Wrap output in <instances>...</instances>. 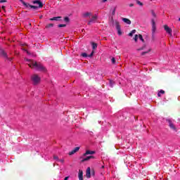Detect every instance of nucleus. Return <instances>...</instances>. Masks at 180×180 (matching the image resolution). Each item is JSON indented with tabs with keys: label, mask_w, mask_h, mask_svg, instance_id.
Masks as SVG:
<instances>
[{
	"label": "nucleus",
	"mask_w": 180,
	"mask_h": 180,
	"mask_svg": "<svg viewBox=\"0 0 180 180\" xmlns=\"http://www.w3.org/2000/svg\"><path fill=\"white\" fill-rule=\"evenodd\" d=\"M58 161H59V162H61L62 164H64V159H60V160H58Z\"/></svg>",
	"instance_id": "nucleus-37"
},
{
	"label": "nucleus",
	"mask_w": 180,
	"mask_h": 180,
	"mask_svg": "<svg viewBox=\"0 0 180 180\" xmlns=\"http://www.w3.org/2000/svg\"><path fill=\"white\" fill-rule=\"evenodd\" d=\"M33 4H37L39 8H43V3L40 0H35L33 1Z\"/></svg>",
	"instance_id": "nucleus-10"
},
{
	"label": "nucleus",
	"mask_w": 180,
	"mask_h": 180,
	"mask_svg": "<svg viewBox=\"0 0 180 180\" xmlns=\"http://www.w3.org/2000/svg\"><path fill=\"white\" fill-rule=\"evenodd\" d=\"M166 122L169 123V127H170V129H172V130H176V127H175V125L174 124V123H172V120L167 119Z\"/></svg>",
	"instance_id": "nucleus-4"
},
{
	"label": "nucleus",
	"mask_w": 180,
	"mask_h": 180,
	"mask_svg": "<svg viewBox=\"0 0 180 180\" xmlns=\"http://www.w3.org/2000/svg\"><path fill=\"white\" fill-rule=\"evenodd\" d=\"M137 50H138V51H141V50H144V47H141V48H140V49H138Z\"/></svg>",
	"instance_id": "nucleus-40"
},
{
	"label": "nucleus",
	"mask_w": 180,
	"mask_h": 180,
	"mask_svg": "<svg viewBox=\"0 0 180 180\" xmlns=\"http://www.w3.org/2000/svg\"><path fill=\"white\" fill-rule=\"evenodd\" d=\"M112 64H116V59L115 58H111Z\"/></svg>",
	"instance_id": "nucleus-28"
},
{
	"label": "nucleus",
	"mask_w": 180,
	"mask_h": 180,
	"mask_svg": "<svg viewBox=\"0 0 180 180\" xmlns=\"http://www.w3.org/2000/svg\"><path fill=\"white\" fill-rule=\"evenodd\" d=\"M26 6H30V8H32V9H39V6H32L30 4H27Z\"/></svg>",
	"instance_id": "nucleus-17"
},
{
	"label": "nucleus",
	"mask_w": 180,
	"mask_h": 180,
	"mask_svg": "<svg viewBox=\"0 0 180 180\" xmlns=\"http://www.w3.org/2000/svg\"><path fill=\"white\" fill-rule=\"evenodd\" d=\"M82 57H88V54H86V53H82Z\"/></svg>",
	"instance_id": "nucleus-35"
},
{
	"label": "nucleus",
	"mask_w": 180,
	"mask_h": 180,
	"mask_svg": "<svg viewBox=\"0 0 180 180\" xmlns=\"http://www.w3.org/2000/svg\"><path fill=\"white\" fill-rule=\"evenodd\" d=\"M1 8L3 9V11H5V6H2Z\"/></svg>",
	"instance_id": "nucleus-43"
},
{
	"label": "nucleus",
	"mask_w": 180,
	"mask_h": 180,
	"mask_svg": "<svg viewBox=\"0 0 180 180\" xmlns=\"http://www.w3.org/2000/svg\"><path fill=\"white\" fill-rule=\"evenodd\" d=\"M158 96H161V93H160V91L158 94Z\"/></svg>",
	"instance_id": "nucleus-45"
},
{
	"label": "nucleus",
	"mask_w": 180,
	"mask_h": 180,
	"mask_svg": "<svg viewBox=\"0 0 180 180\" xmlns=\"http://www.w3.org/2000/svg\"><path fill=\"white\" fill-rule=\"evenodd\" d=\"M79 180H84V172L82 170H79V174H78Z\"/></svg>",
	"instance_id": "nucleus-8"
},
{
	"label": "nucleus",
	"mask_w": 180,
	"mask_h": 180,
	"mask_svg": "<svg viewBox=\"0 0 180 180\" xmlns=\"http://www.w3.org/2000/svg\"><path fill=\"white\" fill-rule=\"evenodd\" d=\"M20 2H22V4L25 6H27V4H26V2L23 1V0H20Z\"/></svg>",
	"instance_id": "nucleus-34"
},
{
	"label": "nucleus",
	"mask_w": 180,
	"mask_h": 180,
	"mask_svg": "<svg viewBox=\"0 0 180 180\" xmlns=\"http://www.w3.org/2000/svg\"><path fill=\"white\" fill-rule=\"evenodd\" d=\"M67 26V25L65 24H60L58 25V27H65Z\"/></svg>",
	"instance_id": "nucleus-27"
},
{
	"label": "nucleus",
	"mask_w": 180,
	"mask_h": 180,
	"mask_svg": "<svg viewBox=\"0 0 180 180\" xmlns=\"http://www.w3.org/2000/svg\"><path fill=\"white\" fill-rule=\"evenodd\" d=\"M108 0H102V2H106Z\"/></svg>",
	"instance_id": "nucleus-48"
},
{
	"label": "nucleus",
	"mask_w": 180,
	"mask_h": 180,
	"mask_svg": "<svg viewBox=\"0 0 180 180\" xmlns=\"http://www.w3.org/2000/svg\"><path fill=\"white\" fill-rule=\"evenodd\" d=\"M4 2H7L6 0H0V4H4Z\"/></svg>",
	"instance_id": "nucleus-38"
},
{
	"label": "nucleus",
	"mask_w": 180,
	"mask_h": 180,
	"mask_svg": "<svg viewBox=\"0 0 180 180\" xmlns=\"http://www.w3.org/2000/svg\"><path fill=\"white\" fill-rule=\"evenodd\" d=\"M64 21L66 22V23H68V22H70V18H68V17H65V18H64Z\"/></svg>",
	"instance_id": "nucleus-24"
},
{
	"label": "nucleus",
	"mask_w": 180,
	"mask_h": 180,
	"mask_svg": "<svg viewBox=\"0 0 180 180\" xmlns=\"http://www.w3.org/2000/svg\"><path fill=\"white\" fill-rule=\"evenodd\" d=\"M96 19H98V15H96V14H95L94 15H93L90 20V22H95V20H96Z\"/></svg>",
	"instance_id": "nucleus-14"
},
{
	"label": "nucleus",
	"mask_w": 180,
	"mask_h": 180,
	"mask_svg": "<svg viewBox=\"0 0 180 180\" xmlns=\"http://www.w3.org/2000/svg\"><path fill=\"white\" fill-rule=\"evenodd\" d=\"M179 22H180V18H179Z\"/></svg>",
	"instance_id": "nucleus-51"
},
{
	"label": "nucleus",
	"mask_w": 180,
	"mask_h": 180,
	"mask_svg": "<svg viewBox=\"0 0 180 180\" xmlns=\"http://www.w3.org/2000/svg\"><path fill=\"white\" fill-rule=\"evenodd\" d=\"M114 85H115V82H113V80H110V86H111V88H113Z\"/></svg>",
	"instance_id": "nucleus-19"
},
{
	"label": "nucleus",
	"mask_w": 180,
	"mask_h": 180,
	"mask_svg": "<svg viewBox=\"0 0 180 180\" xmlns=\"http://www.w3.org/2000/svg\"><path fill=\"white\" fill-rule=\"evenodd\" d=\"M86 178H91V167H87L86 171Z\"/></svg>",
	"instance_id": "nucleus-9"
},
{
	"label": "nucleus",
	"mask_w": 180,
	"mask_h": 180,
	"mask_svg": "<svg viewBox=\"0 0 180 180\" xmlns=\"http://www.w3.org/2000/svg\"><path fill=\"white\" fill-rule=\"evenodd\" d=\"M159 92L160 94H165V91L164 90H160Z\"/></svg>",
	"instance_id": "nucleus-39"
},
{
	"label": "nucleus",
	"mask_w": 180,
	"mask_h": 180,
	"mask_svg": "<svg viewBox=\"0 0 180 180\" xmlns=\"http://www.w3.org/2000/svg\"><path fill=\"white\" fill-rule=\"evenodd\" d=\"M91 158H95V157L91 155V156H87L86 158H84L82 160V162H85V161H89V160H91Z\"/></svg>",
	"instance_id": "nucleus-12"
},
{
	"label": "nucleus",
	"mask_w": 180,
	"mask_h": 180,
	"mask_svg": "<svg viewBox=\"0 0 180 180\" xmlns=\"http://www.w3.org/2000/svg\"><path fill=\"white\" fill-rule=\"evenodd\" d=\"M61 19V16H58V17H53L52 18H50L49 20H60Z\"/></svg>",
	"instance_id": "nucleus-15"
},
{
	"label": "nucleus",
	"mask_w": 180,
	"mask_h": 180,
	"mask_svg": "<svg viewBox=\"0 0 180 180\" xmlns=\"http://www.w3.org/2000/svg\"><path fill=\"white\" fill-rule=\"evenodd\" d=\"M164 29H165L166 33H168V34H169V36H172V29H171L170 27H169V26L167 25H164Z\"/></svg>",
	"instance_id": "nucleus-3"
},
{
	"label": "nucleus",
	"mask_w": 180,
	"mask_h": 180,
	"mask_svg": "<svg viewBox=\"0 0 180 180\" xmlns=\"http://www.w3.org/2000/svg\"><path fill=\"white\" fill-rule=\"evenodd\" d=\"M152 41H155V33H152Z\"/></svg>",
	"instance_id": "nucleus-22"
},
{
	"label": "nucleus",
	"mask_w": 180,
	"mask_h": 180,
	"mask_svg": "<svg viewBox=\"0 0 180 180\" xmlns=\"http://www.w3.org/2000/svg\"><path fill=\"white\" fill-rule=\"evenodd\" d=\"M155 30H157V27H155V21L152 20V33H155Z\"/></svg>",
	"instance_id": "nucleus-6"
},
{
	"label": "nucleus",
	"mask_w": 180,
	"mask_h": 180,
	"mask_svg": "<svg viewBox=\"0 0 180 180\" xmlns=\"http://www.w3.org/2000/svg\"><path fill=\"white\" fill-rule=\"evenodd\" d=\"M139 38L140 39V40H141V41H143V43H144V39L143 38V35L139 34Z\"/></svg>",
	"instance_id": "nucleus-25"
},
{
	"label": "nucleus",
	"mask_w": 180,
	"mask_h": 180,
	"mask_svg": "<svg viewBox=\"0 0 180 180\" xmlns=\"http://www.w3.org/2000/svg\"><path fill=\"white\" fill-rule=\"evenodd\" d=\"M151 51V49H149L148 51H144L141 53V56H146V54L150 53Z\"/></svg>",
	"instance_id": "nucleus-21"
},
{
	"label": "nucleus",
	"mask_w": 180,
	"mask_h": 180,
	"mask_svg": "<svg viewBox=\"0 0 180 180\" xmlns=\"http://www.w3.org/2000/svg\"><path fill=\"white\" fill-rule=\"evenodd\" d=\"M75 151L72 150V151L69 152V155H73V154H75Z\"/></svg>",
	"instance_id": "nucleus-30"
},
{
	"label": "nucleus",
	"mask_w": 180,
	"mask_h": 180,
	"mask_svg": "<svg viewBox=\"0 0 180 180\" xmlns=\"http://www.w3.org/2000/svg\"><path fill=\"white\" fill-rule=\"evenodd\" d=\"M68 178H70V176H66L65 177L64 180H68Z\"/></svg>",
	"instance_id": "nucleus-44"
},
{
	"label": "nucleus",
	"mask_w": 180,
	"mask_h": 180,
	"mask_svg": "<svg viewBox=\"0 0 180 180\" xmlns=\"http://www.w3.org/2000/svg\"><path fill=\"white\" fill-rule=\"evenodd\" d=\"M53 26H54V24L51 23V24L46 25L45 27L46 29H50V27H53Z\"/></svg>",
	"instance_id": "nucleus-18"
},
{
	"label": "nucleus",
	"mask_w": 180,
	"mask_h": 180,
	"mask_svg": "<svg viewBox=\"0 0 180 180\" xmlns=\"http://www.w3.org/2000/svg\"><path fill=\"white\" fill-rule=\"evenodd\" d=\"M94 53H95V51H92L91 53V54L89 55V56H87V57H89V58L92 57V56H94Z\"/></svg>",
	"instance_id": "nucleus-33"
},
{
	"label": "nucleus",
	"mask_w": 180,
	"mask_h": 180,
	"mask_svg": "<svg viewBox=\"0 0 180 180\" xmlns=\"http://www.w3.org/2000/svg\"><path fill=\"white\" fill-rule=\"evenodd\" d=\"M95 151H94V150H86V153H84V157H85V155H89V154L91 155H94V154H95Z\"/></svg>",
	"instance_id": "nucleus-11"
},
{
	"label": "nucleus",
	"mask_w": 180,
	"mask_h": 180,
	"mask_svg": "<svg viewBox=\"0 0 180 180\" xmlns=\"http://www.w3.org/2000/svg\"><path fill=\"white\" fill-rule=\"evenodd\" d=\"M25 51L27 52V54H30V53H29V51H27V50H25Z\"/></svg>",
	"instance_id": "nucleus-47"
},
{
	"label": "nucleus",
	"mask_w": 180,
	"mask_h": 180,
	"mask_svg": "<svg viewBox=\"0 0 180 180\" xmlns=\"http://www.w3.org/2000/svg\"><path fill=\"white\" fill-rule=\"evenodd\" d=\"M91 13L86 12L84 14V18H88V16H90Z\"/></svg>",
	"instance_id": "nucleus-23"
},
{
	"label": "nucleus",
	"mask_w": 180,
	"mask_h": 180,
	"mask_svg": "<svg viewBox=\"0 0 180 180\" xmlns=\"http://www.w3.org/2000/svg\"><path fill=\"white\" fill-rule=\"evenodd\" d=\"M91 45L93 50H95L98 48V44L96 43L92 42Z\"/></svg>",
	"instance_id": "nucleus-16"
},
{
	"label": "nucleus",
	"mask_w": 180,
	"mask_h": 180,
	"mask_svg": "<svg viewBox=\"0 0 180 180\" xmlns=\"http://www.w3.org/2000/svg\"><path fill=\"white\" fill-rule=\"evenodd\" d=\"M115 27L117 29L119 36H122V30L120 29V24L119 23V22H115Z\"/></svg>",
	"instance_id": "nucleus-5"
},
{
	"label": "nucleus",
	"mask_w": 180,
	"mask_h": 180,
	"mask_svg": "<svg viewBox=\"0 0 180 180\" xmlns=\"http://www.w3.org/2000/svg\"><path fill=\"white\" fill-rule=\"evenodd\" d=\"M31 79L34 82V85H37V84H39V82H40V77H39V75H34L31 77Z\"/></svg>",
	"instance_id": "nucleus-2"
},
{
	"label": "nucleus",
	"mask_w": 180,
	"mask_h": 180,
	"mask_svg": "<svg viewBox=\"0 0 180 180\" xmlns=\"http://www.w3.org/2000/svg\"><path fill=\"white\" fill-rule=\"evenodd\" d=\"M122 20L124 22V23H127V25H131V21L128 18H122Z\"/></svg>",
	"instance_id": "nucleus-13"
},
{
	"label": "nucleus",
	"mask_w": 180,
	"mask_h": 180,
	"mask_svg": "<svg viewBox=\"0 0 180 180\" xmlns=\"http://www.w3.org/2000/svg\"><path fill=\"white\" fill-rule=\"evenodd\" d=\"M134 33H136V30H133L129 34V36H130L131 37L133 36V34H134Z\"/></svg>",
	"instance_id": "nucleus-20"
},
{
	"label": "nucleus",
	"mask_w": 180,
	"mask_h": 180,
	"mask_svg": "<svg viewBox=\"0 0 180 180\" xmlns=\"http://www.w3.org/2000/svg\"><path fill=\"white\" fill-rule=\"evenodd\" d=\"M10 61H12V58H9Z\"/></svg>",
	"instance_id": "nucleus-50"
},
{
	"label": "nucleus",
	"mask_w": 180,
	"mask_h": 180,
	"mask_svg": "<svg viewBox=\"0 0 180 180\" xmlns=\"http://www.w3.org/2000/svg\"><path fill=\"white\" fill-rule=\"evenodd\" d=\"M0 54L2 57H4V58H8V54L6 53L5 51L2 49H0Z\"/></svg>",
	"instance_id": "nucleus-7"
},
{
	"label": "nucleus",
	"mask_w": 180,
	"mask_h": 180,
	"mask_svg": "<svg viewBox=\"0 0 180 180\" xmlns=\"http://www.w3.org/2000/svg\"><path fill=\"white\" fill-rule=\"evenodd\" d=\"M152 15H153V16H154V18H155L156 15L154 11H152Z\"/></svg>",
	"instance_id": "nucleus-41"
},
{
	"label": "nucleus",
	"mask_w": 180,
	"mask_h": 180,
	"mask_svg": "<svg viewBox=\"0 0 180 180\" xmlns=\"http://www.w3.org/2000/svg\"><path fill=\"white\" fill-rule=\"evenodd\" d=\"M73 150L77 153V151H79V147H76Z\"/></svg>",
	"instance_id": "nucleus-36"
},
{
	"label": "nucleus",
	"mask_w": 180,
	"mask_h": 180,
	"mask_svg": "<svg viewBox=\"0 0 180 180\" xmlns=\"http://www.w3.org/2000/svg\"><path fill=\"white\" fill-rule=\"evenodd\" d=\"M91 23H92V22H91V20H89L88 22V25H91Z\"/></svg>",
	"instance_id": "nucleus-46"
},
{
	"label": "nucleus",
	"mask_w": 180,
	"mask_h": 180,
	"mask_svg": "<svg viewBox=\"0 0 180 180\" xmlns=\"http://www.w3.org/2000/svg\"><path fill=\"white\" fill-rule=\"evenodd\" d=\"M138 39H139V35L136 34L135 37H134V40L135 41H137Z\"/></svg>",
	"instance_id": "nucleus-31"
},
{
	"label": "nucleus",
	"mask_w": 180,
	"mask_h": 180,
	"mask_svg": "<svg viewBox=\"0 0 180 180\" xmlns=\"http://www.w3.org/2000/svg\"><path fill=\"white\" fill-rule=\"evenodd\" d=\"M129 6H130V8H132V6H134V4H130Z\"/></svg>",
	"instance_id": "nucleus-42"
},
{
	"label": "nucleus",
	"mask_w": 180,
	"mask_h": 180,
	"mask_svg": "<svg viewBox=\"0 0 180 180\" xmlns=\"http://www.w3.org/2000/svg\"><path fill=\"white\" fill-rule=\"evenodd\" d=\"M101 168H103H103H105V166H103H103H101Z\"/></svg>",
	"instance_id": "nucleus-49"
},
{
	"label": "nucleus",
	"mask_w": 180,
	"mask_h": 180,
	"mask_svg": "<svg viewBox=\"0 0 180 180\" xmlns=\"http://www.w3.org/2000/svg\"><path fill=\"white\" fill-rule=\"evenodd\" d=\"M112 15V16H115V15H116V8H114Z\"/></svg>",
	"instance_id": "nucleus-29"
},
{
	"label": "nucleus",
	"mask_w": 180,
	"mask_h": 180,
	"mask_svg": "<svg viewBox=\"0 0 180 180\" xmlns=\"http://www.w3.org/2000/svg\"><path fill=\"white\" fill-rule=\"evenodd\" d=\"M26 61H29L28 65L30 68H36L37 71H41V72H46V68L41 65L40 63H37L33 60L25 59Z\"/></svg>",
	"instance_id": "nucleus-1"
},
{
	"label": "nucleus",
	"mask_w": 180,
	"mask_h": 180,
	"mask_svg": "<svg viewBox=\"0 0 180 180\" xmlns=\"http://www.w3.org/2000/svg\"><path fill=\"white\" fill-rule=\"evenodd\" d=\"M137 5H139L140 6H143V3L139 0H136Z\"/></svg>",
	"instance_id": "nucleus-26"
},
{
	"label": "nucleus",
	"mask_w": 180,
	"mask_h": 180,
	"mask_svg": "<svg viewBox=\"0 0 180 180\" xmlns=\"http://www.w3.org/2000/svg\"><path fill=\"white\" fill-rule=\"evenodd\" d=\"M0 11H1V8H0Z\"/></svg>",
	"instance_id": "nucleus-52"
},
{
	"label": "nucleus",
	"mask_w": 180,
	"mask_h": 180,
	"mask_svg": "<svg viewBox=\"0 0 180 180\" xmlns=\"http://www.w3.org/2000/svg\"><path fill=\"white\" fill-rule=\"evenodd\" d=\"M53 160H56V161H60V159H58V156L57 155L53 156Z\"/></svg>",
	"instance_id": "nucleus-32"
}]
</instances>
